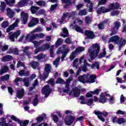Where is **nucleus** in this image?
<instances>
[{"label":"nucleus","instance_id":"42","mask_svg":"<svg viewBox=\"0 0 126 126\" xmlns=\"http://www.w3.org/2000/svg\"><path fill=\"white\" fill-rule=\"evenodd\" d=\"M59 52L60 53H62V56L61 57V60L62 62H63L64 61V58H65L66 56H67V53H65L64 52H62V50H59V51L57 52V54H59Z\"/></svg>","mask_w":126,"mask_h":126},{"label":"nucleus","instance_id":"36","mask_svg":"<svg viewBox=\"0 0 126 126\" xmlns=\"http://www.w3.org/2000/svg\"><path fill=\"white\" fill-rule=\"evenodd\" d=\"M56 84H64L65 82L62 78H58L56 82Z\"/></svg>","mask_w":126,"mask_h":126},{"label":"nucleus","instance_id":"33","mask_svg":"<svg viewBox=\"0 0 126 126\" xmlns=\"http://www.w3.org/2000/svg\"><path fill=\"white\" fill-rule=\"evenodd\" d=\"M39 65H40V64L36 61H33L31 63V66L32 68H34V69L37 68Z\"/></svg>","mask_w":126,"mask_h":126},{"label":"nucleus","instance_id":"51","mask_svg":"<svg viewBox=\"0 0 126 126\" xmlns=\"http://www.w3.org/2000/svg\"><path fill=\"white\" fill-rule=\"evenodd\" d=\"M117 123L119 125H122V124H125L126 123V120L123 118H118Z\"/></svg>","mask_w":126,"mask_h":126},{"label":"nucleus","instance_id":"28","mask_svg":"<svg viewBox=\"0 0 126 126\" xmlns=\"http://www.w3.org/2000/svg\"><path fill=\"white\" fill-rule=\"evenodd\" d=\"M8 67L7 65H4L2 68L0 70V75H2L4 73H5L8 71Z\"/></svg>","mask_w":126,"mask_h":126},{"label":"nucleus","instance_id":"55","mask_svg":"<svg viewBox=\"0 0 126 126\" xmlns=\"http://www.w3.org/2000/svg\"><path fill=\"white\" fill-rule=\"evenodd\" d=\"M52 118L54 123H58V122H59V117L57 115L53 114L52 115Z\"/></svg>","mask_w":126,"mask_h":126},{"label":"nucleus","instance_id":"53","mask_svg":"<svg viewBox=\"0 0 126 126\" xmlns=\"http://www.w3.org/2000/svg\"><path fill=\"white\" fill-rule=\"evenodd\" d=\"M106 9H108V12H110V11H111V10L113 9H115L114 3H111L109 5V8H107Z\"/></svg>","mask_w":126,"mask_h":126},{"label":"nucleus","instance_id":"2","mask_svg":"<svg viewBox=\"0 0 126 126\" xmlns=\"http://www.w3.org/2000/svg\"><path fill=\"white\" fill-rule=\"evenodd\" d=\"M93 50L92 49H89L90 58L91 61L95 60L97 57L98 59H102V58H105V57H106V54L103 52L99 54L100 52V46H98L97 43L93 45Z\"/></svg>","mask_w":126,"mask_h":126},{"label":"nucleus","instance_id":"25","mask_svg":"<svg viewBox=\"0 0 126 126\" xmlns=\"http://www.w3.org/2000/svg\"><path fill=\"white\" fill-rule=\"evenodd\" d=\"M100 97L99 99L98 100V102L99 103H102V104H105L107 102V97L104 95L103 94H100Z\"/></svg>","mask_w":126,"mask_h":126},{"label":"nucleus","instance_id":"18","mask_svg":"<svg viewBox=\"0 0 126 126\" xmlns=\"http://www.w3.org/2000/svg\"><path fill=\"white\" fill-rule=\"evenodd\" d=\"M109 11V9H107L105 6H101L99 8L96 12L98 14H102V13H106Z\"/></svg>","mask_w":126,"mask_h":126},{"label":"nucleus","instance_id":"39","mask_svg":"<svg viewBox=\"0 0 126 126\" xmlns=\"http://www.w3.org/2000/svg\"><path fill=\"white\" fill-rule=\"evenodd\" d=\"M44 52V47H39L38 48H36L34 50V54H37L39 53V52Z\"/></svg>","mask_w":126,"mask_h":126},{"label":"nucleus","instance_id":"29","mask_svg":"<svg viewBox=\"0 0 126 126\" xmlns=\"http://www.w3.org/2000/svg\"><path fill=\"white\" fill-rule=\"evenodd\" d=\"M46 58H47V55L41 53L36 56L35 59H36V60H38V61H41V60L46 59Z\"/></svg>","mask_w":126,"mask_h":126},{"label":"nucleus","instance_id":"63","mask_svg":"<svg viewBox=\"0 0 126 126\" xmlns=\"http://www.w3.org/2000/svg\"><path fill=\"white\" fill-rule=\"evenodd\" d=\"M107 2V0H100L99 1L98 5H103V4H105Z\"/></svg>","mask_w":126,"mask_h":126},{"label":"nucleus","instance_id":"26","mask_svg":"<svg viewBox=\"0 0 126 126\" xmlns=\"http://www.w3.org/2000/svg\"><path fill=\"white\" fill-rule=\"evenodd\" d=\"M39 7L36 6H32L30 8L31 12H32V14H35V13H37L38 11L37 10H39Z\"/></svg>","mask_w":126,"mask_h":126},{"label":"nucleus","instance_id":"5","mask_svg":"<svg viewBox=\"0 0 126 126\" xmlns=\"http://www.w3.org/2000/svg\"><path fill=\"white\" fill-rule=\"evenodd\" d=\"M109 42H114L119 45V50H121L122 48H123V47H124V46L126 44V40H123V41L122 40H120V37L118 35H115L111 37L109 39Z\"/></svg>","mask_w":126,"mask_h":126},{"label":"nucleus","instance_id":"59","mask_svg":"<svg viewBox=\"0 0 126 126\" xmlns=\"http://www.w3.org/2000/svg\"><path fill=\"white\" fill-rule=\"evenodd\" d=\"M44 119L45 118H44L43 117L39 116L36 118V121L37 123H42V122L44 121Z\"/></svg>","mask_w":126,"mask_h":126},{"label":"nucleus","instance_id":"24","mask_svg":"<svg viewBox=\"0 0 126 126\" xmlns=\"http://www.w3.org/2000/svg\"><path fill=\"white\" fill-rule=\"evenodd\" d=\"M62 3H67L64 5V8H66L69 5H71L72 4V2H71V0H61Z\"/></svg>","mask_w":126,"mask_h":126},{"label":"nucleus","instance_id":"31","mask_svg":"<svg viewBox=\"0 0 126 126\" xmlns=\"http://www.w3.org/2000/svg\"><path fill=\"white\" fill-rule=\"evenodd\" d=\"M96 66V68L97 69H99L100 68V63L98 62H95L94 63H93L91 65V68L92 69H94V67Z\"/></svg>","mask_w":126,"mask_h":126},{"label":"nucleus","instance_id":"40","mask_svg":"<svg viewBox=\"0 0 126 126\" xmlns=\"http://www.w3.org/2000/svg\"><path fill=\"white\" fill-rule=\"evenodd\" d=\"M61 60V57H58L57 59L55 60V61H54L53 64L54 65H55L56 67H58L59 66V63L60 62V61Z\"/></svg>","mask_w":126,"mask_h":126},{"label":"nucleus","instance_id":"16","mask_svg":"<svg viewBox=\"0 0 126 126\" xmlns=\"http://www.w3.org/2000/svg\"><path fill=\"white\" fill-rule=\"evenodd\" d=\"M72 92H74L73 96L75 97H79L80 93H81V90L77 87H75L72 89Z\"/></svg>","mask_w":126,"mask_h":126},{"label":"nucleus","instance_id":"7","mask_svg":"<svg viewBox=\"0 0 126 126\" xmlns=\"http://www.w3.org/2000/svg\"><path fill=\"white\" fill-rule=\"evenodd\" d=\"M74 120H75V116L67 115L65 117L64 122L66 126H69L72 125V123H73V122H74Z\"/></svg>","mask_w":126,"mask_h":126},{"label":"nucleus","instance_id":"46","mask_svg":"<svg viewBox=\"0 0 126 126\" xmlns=\"http://www.w3.org/2000/svg\"><path fill=\"white\" fill-rule=\"evenodd\" d=\"M85 20L86 24H90V22L92 21V19L89 16H86Z\"/></svg>","mask_w":126,"mask_h":126},{"label":"nucleus","instance_id":"23","mask_svg":"<svg viewBox=\"0 0 126 126\" xmlns=\"http://www.w3.org/2000/svg\"><path fill=\"white\" fill-rule=\"evenodd\" d=\"M29 17V15H28V13H24L23 15H22V24H26L27 22H28V18Z\"/></svg>","mask_w":126,"mask_h":126},{"label":"nucleus","instance_id":"60","mask_svg":"<svg viewBox=\"0 0 126 126\" xmlns=\"http://www.w3.org/2000/svg\"><path fill=\"white\" fill-rule=\"evenodd\" d=\"M50 44L49 43H47L45 44L44 45V47H43V51H45L46 50H49L50 49Z\"/></svg>","mask_w":126,"mask_h":126},{"label":"nucleus","instance_id":"19","mask_svg":"<svg viewBox=\"0 0 126 126\" xmlns=\"http://www.w3.org/2000/svg\"><path fill=\"white\" fill-rule=\"evenodd\" d=\"M90 78H89L87 80V83H94L95 80L97 78V76L96 75H92L89 76Z\"/></svg>","mask_w":126,"mask_h":126},{"label":"nucleus","instance_id":"17","mask_svg":"<svg viewBox=\"0 0 126 126\" xmlns=\"http://www.w3.org/2000/svg\"><path fill=\"white\" fill-rule=\"evenodd\" d=\"M6 11V15L9 17V18H12L14 17V14H15V13H14V11H12L10 8H7Z\"/></svg>","mask_w":126,"mask_h":126},{"label":"nucleus","instance_id":"58","mask_svg":"<svg viewBox=\"0 0 126 126\" xmlns=\"http://www.w3.org/2000/svg\"><path fill=\"white\" fill-rule=\"evenodd\" d=\"M86 97L87 98H92V97H93V94H92V91H90L88 92L86 94Z\"/></svg>","mask_w":126,"mask_h":126},{"label":"nucleus","instance_id":"41","mask_svg":"<svg viewBox=\"0 0 126 126\" xmlns=\"http://www.w3.org/2000/svg\"><path fill=\"white\" fill-rule=\"evenodd\" d=\"M45 13H46L45 10L41 9L36 12V15H44Z\"/></svg>","mask_w":126,"mask_h":126},{"label":"nucleus","instance_id":"9","mask_svg":"<svg viewBox=\"0 0 126 126\" xmlns=\"http://www.w3.org/2000/svg\"><path fill=\"white\" fill-rule=\"evenodd\" d=\"M85 49L83 47H79L77 48L74 52H73L70 55V59L71 61H73L74 60L75 56L77 54V53H81V52H83L84 51Z\"/></svg>","mask_w":126,"mask_h":126},{"label":"nucleus","instance_id":"37","mask_svg":"<svg viewBox=\"0 0 126 126\" xmlns=\"http://www.w3.org/2000/svg\"><path fill=\"white\" fill-rule=\"evenodd\" d=\"M58 3L51 5L50 8V11L52 12V11H54V10H56L58 8Z\"/></svg>","mask_w":126,"mask_h":126},{"label":"nucleus","instance_id":"20","mask_svg":"<svg viewBox=\"0 0 126 126\" xmlns=\"http://www.w3.org/2000/svg\"><path fill=\"white\" fill-rule=\"evenodd\" d=\"M94 114H95L96 116H97L98 119H99V120H100L101 122H105V118L101 116L102 115V112L94 110Z\"/></svg>","mask_w":126,"mask_h":126},{"label":"nucleus","instance_id":"12","mask_svg":"<svg viewBox=\"0 0 126 126\" xmlns=\"http://www.w3.org/2000/svg\"><path fill=\"white\" fill-rule=\"evenodd\" d=\"M85 35L86 36V39H94L95 37V34L93 32L90 30H86L85 31Z\"/></svg>","mask_w":126,"mask_h":126},{"label":"nucleus","instance_id":"62","mask_svg":"<svg viewBox=\"0 0 126 126\" xmlns=\"http://www.w3.org/2000/svg\"><path fill=\"white\" fill-rule=\"evenodd\" d=\"M63 43V41L61 38H59L56 42V46H61Z\"/></svg>","mask_w":126,"mask_h":126},{"label":"nucleus","instance_id":"1","mask_svg":"<svg viewBox=\"0 0 126 126\" xmlns=\"http://www.w3.org/2000/svg\"><path fill=\"white\" fill-rule=\"evenodd\" d=\"M1 121V122H0V126H13L14 124L12 121L18 123L20 126H26L29 124V120H26L23 122L14 115L11 116V119L9 120L8 123H5V118L4 117H2Z\"/></svg>","mask_w":126,"mask_h":126},{"label":"nucleus","instance_id":"32","mask_svg":"<svg viewBox=\"0 0 126 126\" xmlns=\"http://www.w3.org/2000/svg\"><path fill=\"white\" fill-rule=\"evenodd\" d=\"M63 32L64 34H61V37H63V38L68 37V30H67V28H64L63 29Z\"/></svg>","mask_w":126,"mask_h":126},{"label":"nucleus","instance_id":"45","mask_svg":"<svg viewBox=\"0 0 126 126\" xmlns=\"http://www.w3.org/2000/svg\"><path fill=\"white\" fill-rule=\"evenodd\" d=\"M65 87L66 89H64L63 92H64V93H67V92L69 91V84L65 83Z\"/></svg>","mask_w":126,"mask_h":126},{"label":"nucleus","instance_id":"3","mask_svg":"<svg viewBox=\"0 0 126 126\" xmlns=\"http://www.w3.org/2000/svg\"><path fill=\"white\" fill-rule=\"evenodd\" d=\"M5 1L7 5H8V6H10L11 7L15 6L17 8H19L27 5L29 0H21L16 4H15V0H5Z\"/></svg>","mask_w":126,"mask_h":126},{"label":"nucleus","instance_id":"43","mask_svg":"<svg viewBox=\"0 0 126 126\" xmlns=\"http://www.w3.org/2000/svg\"><path fill=\"white\" fill-rule=\"evenodd\" d=\"M9 23L7 21H4L1 24V28H6V27H8Z\"/></svg>","mask_w":126,"mask_h":126},{"label":"nucleus","instance_id":"61","mask_svg":"<svg viewBox=\"0 0 126 126\" xmlns=\"http://www.w3.org/2000/svg\"><path fill=\"white\" fill-rule=\"evenodd\" d=\"M20 66H25V64L21 62V61H19L17 64V67H20Z\"/></svg>","mask_w":126,"mask_h":126},{"label":"nucleus","instance_id":"50","mask_svg":"<svg viewBox=\"0 0 126 126\" xmlns=\"http://www.w3.org/2000/svg\"><path fill=\"white\" fill-rule=\"evenodd\" d=\"M8 79H9V75L7 74L1 77V80H2V81L8 80Z\"/></svg>","mask_w":126,"mask_h":126},{"label":"nucleus","instance_id":"11","mask_svg":"<svg viewBox=\"0 0 126 126\" xmlns=\"http://www.w3.org/2000/svg\"><path fill=\"white\" fill-rule=\"evenodd\" d=\"M12 32H10L9 39H10L11 42H15V38L17 39V37L20 35V31H17L16 32H14L11 34Z\"/></svg>","mask_w":126,"mask_h":126},{"label":"nucleus","instance_id":"6","mask_svg":"<svg viewBox=\"0 0 126 126\" xmlns=\"http://www.w3.org/2000/svg\"><path fill=\"white\" fill-rule=\"evenodd\" d=\"M21 81H23L25 86L26 87H28L29 86V84H30V83L29 82V78H25L22 79V78L20 77H17L15 79L14 82L15 83H16V85L17 86H19V83L18 82H21Z\"/></svg>","mask_w":126,"mask_h":126},{"label":"nucleus","instance_id":"38","mask_svg":"<svg viewBox=\"0 0 126 126\" xmlns=\"http://www.w3.org/2000/svg\"><path fill=\"white\" fill-rule=\"evenodd\" d=\"M120 27H121V23L118 21H116L114 23V29H116L117 30H118L119 28H120Z\"/></svg>","mask_w":126,"mask_h":126},{"label":"nucleus","instance_id":"48","mask_svg":"<svg viewBox=\"0 0 126 126\" xmlns=\"http://www.w3.org/2000/svg\"><path fill=\"white\" fill-rule=\"evenodd\" d=\"M36 3L39 6H46V1H38L36 2Z\"/></svg>","mask_w":126,"mask_h":126},{"label":"nucleus","instance_id":"30","mask_svg":"<svg viewBox=\"0 0 126 126\" xmlns=\"http://www.w3.org/2000/svg\"><path fill=\"white\" fill-rule=\"evenodd\" d=\"M39 103V99L38 98V94H35L34 98L32 101V104L34 107H36Z\"/></svg>","mask_w":126,"mask_h":126},{"label":"nucleus","instance_id":"10","mask_svg":"<svg viewBox=\"0 0 126 126\" xmlns=\"http://www.w3.org/2000/svg\"><path fill=\"white\" fill-rule=\"evenodd\" d=\"M89 74H84L78 77V80L81 83H87V79L89 78Z\"/></svg>","mask_w":126,"mask_h":126},{"label":"nucleus","instance_id":"27","mask_svg":"<svg viewBox=\"0 0 126 126\" xmlns=\"http://www.w3.org/2000/svg\"><path fill=\"white\" fill-rule=\"evenodd\" d=\"M24 89H22L21 90H18L17 92V97L18 98H22L24 96Z\"/></svg>","mask_w":126,"mask_h":126},{"label":"nucleus","instance_id":"49","mask_svg":"<svg viewBox=\"0 0 126 126\" xmlns=\"http://www.w3.org/2000/svg\"><path fill=\"white\" fill-rule=\"evenodd\" d=\"M28 50H29V48H28V47H25L24 49V53L26 54L27 56H30V55H31V53L30 51H28Z\"/></svg>","mask_w":126,"mask_h":126},{"label":"nucleus","instance_id":"57","mask_svg":"<svg viewBox=\"0 0 126 126\" xmlns=\"http://www.w3.org/2000/svg\"><path fill=\"white\" fill-rule=\"evenodd\" d=\"M11 53L13 54H14L15 55H18L19 53V52L18 51V49L17 48H15L11 50Z\"/></svg>","mask_w":126,"mask_h":126},{"label":"nucleus","instance_id":"35","mask_svg":"<svg viewBox=\"0 0 126 126\" xmlns=\"http://www.w3.org/2000/svg\"><path fill=\"white\" fill-rule=\"evenodd\" d=\"M74 28H75L76 31L77 32H79V33H83V31L82 30L81 28L80 27L78 26V25H75L74 26Z\"/></svg>","mask_w":126,"mask_h":126},{"label":"nucleus","instance_id":"34","mask_svg":"<svg viewBox=\"0 0 126 126\" xmlns=\"http://www.w3.org/2000/svg\"><path fill=\"white\" fill-rule=\"evenodd\" d=\"M6 7V2H4L3 1H1V4L0 5V10L1 11H4V9H5V7Z\"/></svg>","mask_w":126,"mask_h":126},{"label":"nucleus","instance_id":"52","mask_svg":"<svg viewBox=\"0 0 126 126\" xmlns=\"http://www.w3.org/2000/svg\"><path fill=\"white\" fill-rule=\"evenodd\" d=\"M87 12L85 10H80L79 12V15L80 16H83V15H86Z\"/></svg>","mask_w":126,"mask_h":126},{"label":"nucleus","instance_id":"22","mask_svg":"<svg viewBox=\"0 0 126 126\" xmlns=\"http://www.w3.org/2000/svg\"><path fill=\"white\" fill-rule=\"evenodd\" d=\"M66 17H68V18H70V17H71V15L69 14V12H67L66 13L63 14L60 21V23H63V21L65 20V18H66Z\"/></svg>","mask_w":126,"mask_h":126},{"label":"nucleus","instance_id":"47","mask_svg":"<svg viewBox=\"0 0 126 126\" xmlns=\"http://www.w3.org/2000/svg\"><path fill=\"white\" fill-rule=\"evenodd\" d=\"M47 83L48 84H51L52 86H55V81L54 80V78H51L50 79H49Z\"/></svg>","mask_w":126,"mask_h":126},{"label":"nucleus","instance_id":"21","mask_svg":"<svg viewBox=\"0 0 126 126\" xmlns=\"http://www.w3.org/2000/svg\"><path fill=\"white\" fill-rule=\"evenodd\" d=\"M13 60V57L10 55H7L5 56H4L1 59V62H4V63H6V62H10V61H12Z\"/></svg>","mask_w":126,"mask_h":126},{"label":"nucleus","instance_id":"44","mask_svg":"<svg viewBox=\"0 0 126 126\" xmlns=\"http://www.w3.org/2000/svg\"><path fill=\"white\" fill-rule=\"evenodd\" d=\"M39 36V34H33L30 37V42H31L32 43L33 41V40H35V39H36V38H38L37 37Z\"/></svg>","mask_w":126,"mask_h":126},{"label":"nucleus","instance_id":"56","mask_svg":"<svg viewBox=\"0 0 126 126\" xmlns=\"http://www.w3.org/2000/svg\"><path fill=\"white\" fill-rule=\"evenodd\" d=\"M119 14L120 11L119 10L113 11L111 13V15H112V16H115V15H119Z\"/></svg>","mask_w":126,"mask_h":126},{"label":"nucleus","instance_id":"54","mask_svg":"<svg viewBox=\"0 0 126 126\" xmlns=\"http://www.w3.org/2000/svg\"><path fill=\"white\" fill-rule=\"evenodd\" d=\"M99 30H104V28H105V25L104 24H103L102 22L100 23L97 26Z\"/></svg>","mask_w":126,"mask_h":126},{"label":"nucleus","instance_id":"15","mask_svg":"<svg viewBox=\"0 0 126 126\" xmlns=\"http://www.w3.org/2000/svg\"><path fill=\"white\" fill-rule=\"evenodd\" d=\"M86 3H89L86 4L87 7H89V12H93V3L92 2L91 0H84Z\"/></svg>","mask_w":126,"mask_h":126},{"label":"nucleus","instance_id":"64","mask_svg":"<svg viewBox=\"0 0 126 126\" xmlns=\"http://www.w3.org/2000/svg\"><path fill=\"white\" fill-rule=\"evenodd\" d=\"M120 6H121V5L119 4V2H116L114 3V9H119Z\"/></svg>","mask_w":126,"mask_h":126},{"label":"nucleus","instance_id":"8","mask_svg":"<svg viewBox=\"0 0 126 126\" xmlns=\"http://www.w3.org/2000/svg\"><path fill=\"white\" fill-rule=\"evenodd\" d=\"M42 94L45 95L46 98L52 93V89L50 88L49 85L44 86L41 90Z\"/></svg>","mask_w":126,"mask_h":126},{"label":"nucleus","instance_id":"13","mask_svg":"<svg viewBox=\"0 0 126 126\" xmlns=\"http://www.w3.org/2000/svg\"><path fill=\"white\" fill-rule=\"evenodd\" d=\"M39 23V19L36 18H32L31 21L28 24L29 27H33Z\"/></svg>","mask_w":126,"mask_h":126},{"label":"nucleus","instance_id":"14","mask_svg":"<svg viewBox=\"0 0 126 126\" xmlns=\"http://www.w3.org/2000/svg\"><path fill=\"white\" fill-rule=\"evenodd\" d=\"M18 19H17L14 24L9 26V27L6 29V32L8 33L10 31L13 30L15 27H17V26H18Z\"/></svg>","mask_w":126,"mask_h":126},{"label":"nucleus","instance_id":"4","mask_svg":"<svg viewBox=\"0 0 126 126\" xmlns=\"http://www.w3.org/2000/svg\"><path fill=\"white\" fill-rule=\"evenodd\" d=\"M52 69V66L50 63H46L44 67V72L43 73V75L42 74L39 75V78L41 80H43L45 81L48 77H49V74L51 73Z\"/></svg>","mask_w":126,"mask_h":126}]
</instances>
